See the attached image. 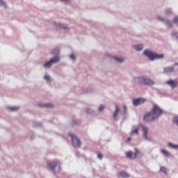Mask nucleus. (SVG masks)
<instances>
[{"label":"nucleus","instance_id":"obj_1","mask_svg":"<svg viewBox=\"0 0 178 178\" xmlns=\"http://www.w3.org/2000/svg\"><path fill=\"white\" fill-rule=\"evenodd\" d=\"M162 113H163V111H162L158 105L154 104L152 111L143 117V120H145V122H154V120L158 119Z\"/></svg>","mask_w":178,"mask_h":178},{"label":"nucleus","instance_id":"obj_2","mask_svg":"<svg viewBox=\"0 0 178 178\" xmlns=\"http://www.w3.org/2000/svg\"><path fill=\"white\" fill-rule=\"evenodd\" d=\"M140 129H142L144 140H145V141H152L151 138L148 137V127L147 126L143 124L132 126L131 134H140Z\"/></svg>","mask_w":178,"mask_h":178},{"label":"nucleus","instance_id":"obj_3","mask_svg":"<svg viewBox=\"0 0 178 178\" xmlns=\"http://www.w3.org/2000/svg\"><path fill=\"white\" fill-rule=\"evenodd\" d=\"M143 55L146 56L150 60V62H154V60H158L159 59H163L165 58V54H159L156 52H154L150 49H145L143 51Z\"/></svg>","mask_w":178,"mask_h":178},{"label":"nucleus","instance_id":"obj_4","mask_svg":"<svg viewBox=\"0 0 178 178\" xmlns=\"http://www.w3.org/2000/svg\"><path fill=\"white\" fill-rule=\"evenodd\" d=\"M134 81L137 84H143V86H154L155 84V81L145 76L135 77Z\"/></svg>","mask_w":178,"mask_h":178},{"label":"nucleus","instance_id":"obj_5","mask_svg":"<svg viewBox=\"0 0 178 178\" xmlns=\"http://www.w3.org/2000/svg\"><path fill=\"white\" fill-rule=\"evenodd\" d=\"M60 60V58H59V56H54L52 58H51L49 61L44 63L42 65V67H44V69H51L53 65L59 63Z\"/></svg>","mask_w":178,"mask_h":178},{"label":"nucleus","instance_id":"obj_6","mask_svg":"<svg viewBox=\"0 0 178 178\" xmlns=\"http://www.w3.org/2000/svg\"><path fill=\"white\" fill-rule=\"evenodd\" d=\"M47 165L51 172L54 173H59L60 172V162L58 161L49 162Z\"/></svg>","mask_w":178,"mask_h":178},{"label":"nucleus","instance_id":"obj_7","mask_svg":"<svg viewBox=\"0 0 178 178\" xmlns=\"http://www.w3.org/2000/svg\"><path fill=\"white\" fill-rule=\"evenodd\" d=\"M68 134L70 137H71L72 145L74 147H78L80 148V147H81V142H80V139H79V138H77V136L72 133H69Z\"/></svg>","mask_w":178,"mask_h":178},{"label":"nucleus","instance_id":"obj_8","mask_svg":"<svg viewBox=\"0 0 178 178\" xmlns=\"http://www.w3.org/2000/svg\"><path fill=\"white\" fill-rule=\"evenodd\" d=\"M156 19L158 22H161V23H163L167 27H173V22L169 20L168 18H165L163 17L157 16Z\"/></svg>","mask_w":178,"mask_h":178},{"label":"nucleus","instance_id":"obj_9","mask_svg":"<svg viewBox=\"0 0 178 178\" xmlns=\"http://www.w3.org/2000/svg\"><path fill=\"white\" fill-rule=\"evenodd\" d=\"M135 152H133L131 151H129L126 153L127 158H129V159H136L137 158V155H141V152L138 149L135 148L134 149Z\"/></svg>","mask_w":178,"mask_h":178},{"label":"nucleus","instance_id":"obj_10","mask_svg":"<svg viewBox=\"0 0 178 178\" xmlns=\"http://www.w3.org/2000/svg\"><path fill=\"white\" fill-rule=\"evenodd\" d=\"M147 101L146 99L144 98H137V99H133V105L134 106H138L140 105H143L144 102Z\"/></svg>","mask_w":178,"mask_h":178},{"label":"nucleus","instance_id":"obj_11","mask_svg":"<svg viewBox=\"0 0 178 178\" xmlns=\"http://www.w3.org/2000/svg\"><path fill=\"white\" fill-rule=\"evenodd\" d=\"M54 26H55V27H59L60 29H63V30H64L65 31H69V30H70V28L68 27L67 25L63 24L54 22Z\"/></svg>","mask_w":178,"mask_h":178},{"label":"nucleus","instance_id":"obj_12","mask_svg":"<svg viewBox=\"0 0 178 178\" xmlns=\"http://www.w3.org/2000/svg\"><path fill=\"white\" fill-rule=\"evenodd\" d=\"M165 84H167L168 86H170L171 88H176L178 86V82L175 81L173 80L167 81L165 82Z\"/></svg>","mask_w":178,"mask_h":178},{"label":"nucleus","instance_id":"obj_13","mask_svg":"<svg viewBox=\"0 0 178 178\" xmlns=\"http://www.w3.org/2000/svg\"><path fill=\"white\" fill-rule=\"evenodd\" d=\"M119 112H120V108H119L118 105H115V110L113 113V119L115 121L119 120V118H118V115H119Z\"/></svg>","mask_w":178,"mask_h":178},{"label":"nucleus","instance_id":"obj_14","mask_svg":"<svg viewBox=\"0 0 178 178\" xmlns=\"http://www.w3.org/2000/svg\"><path fill=\"white\" fill-rule=\"evenodd\" d=\"M39 108H54V104L51 103H39L38 104Z\"/></svg>","mask_w":178,"mask_h":178},{"label":"nucleus","instance_id":"obj_15","mask_svg":"<svg viewBox=\"0 0 178 178\" xmlns=\"http://www.w3.org/2000/svg\"><path fill=\"white\" fill-rule=\"evenodd\" d=\"M132 48L135 49V51H137L138 52H140V51L144 49V44H134L132 46Z\"/></svg>","mask_w":178,"mask_h":178},{"label":"nucleus","instance_id":"obj_16","mask_svg":"<svg viewBox=\"0 0 178 178\" xmlns=\"http://www.w3.org/2000/svg\"><path fill=\"white\" fill-rule=\"evenodd\" d=\"M113 59H114V60L118 63H123V62H124V58L120 56H113Z\"/></svg>","mask_w":178,"mask_h":178},{"label":"nucleus","instance_id":"obj_17","mask_svg":"<svg viewBox=\"0 0 178 178\" xmlns=\"http://www.w3.org/2000/svg\"><path fill=\"white\" fill-rule=\"evenodd\" d=\"M163 72L164 73H172V72H175V68L173 67H165Z\"/></svg>","mask_w":178,"mask_h":178},{"label":"nucleus","instance_id":"obj_18","mask_svg":"<svg viewBox=\"0 0 178 178\" xmlns=\"http://www.w3.org/2000/svg\"><path fill=\"white\" fill-rule=\"evenodd\" d=\"M118 176H120L122 178H129L130 177V175L127 174V172L124 171H121L118 173Z\"/></svg>","mask_w":178,"mask_h":178},{"label":"nucleus","instance_id":"obj_19","mask_svg":"<svg viewBox=\"0 0 178 178\" xmlns=\"http://www.w3.org/2000/svg\"><path fill=\"white\" fill-rule=\"evenodd\" d=\"M167 145L168 148H171V149H177L178 150V145H175L172 143H168Z\"/></svg>","mask_w":178,"mask_h":178},{"label":"nucleus","instance_id":"obj_20","mask_svg":"<svg viewBox=\"0 0 178 178\" xmlns=\"http://www.w3.org/2000/svg\"><path fill=\"white\" fill-rule=\"evenodd\" d=\"M161 154H163V155H165V156H168V158L170 156L173 157V155L172 154V153L169 152L168 150L161 149Z\"/></svg>","mask_w":178,"mask_h":178},{"label":"nucleus","instance_id":"obj_21","mask_svg":"<svg viewBox=\"0 0 178 178\" xmlns=\"http://www.w3.org/2000/svg\"><path fill=\"white\" fill-rule=\"evenodd\" d=\"M7 109H9L10 112H16L20 109L19 106H7Z\"/></svg>","mask_w":178,"mask_h":178},{"label":"nucleus","instance_id":"obj_22","mask_svg":"<svg viewBox=\"0 0 178 178\" xmlns=\"http://www.w3.org/2000/svg\"><path fill=\"white\" fill-rule=\"evenodd\" d=\"M172 38L177 40L178 41V33L176 31H172L171 33Z\"/></svg>","mask_w":178,"mask_h":178},{"label":"nucleus","instance_id":"obj_23","mask_svg":"<svg viewBox=\"0 0 178 178\" xmlns=\"http://www.w3.org/2000/svg\"><path fill=\"white\" fill-rule=\"evenodd\" d=\"M164 13H165V16H172V8H165Z\"/></svg>","mask_w":178,"mask_h":178},{"label":"nucleus","instance_id":"obj_24","mask_svg":"<svg viewBox=\"0 0 178 178\" xmlns=\"http://www.w3.org/2000/svg\"><path fill=\"white\" fill-rule=\"evenodd\" d=\"M44 80H46L47 81V83L48 84H51V82L52 81V79H51V76L48 74H46L44 76Z\"/></svg>","mask_w":178,"mask_h":178},{"label":"nucleus","instance_id":"obj_25","mask_svg":"<svg viewBox=\"0 0 178 178\" xmlns=\"http://www.w3.org/2000/svg\"><path fill=\"white\" fill-rule=\"evenodd\" d=\"M160 172H162L164 175H168L169 173V170L166 167H161L160 168Z\"/></svg>","mask_w":178,"mask_h":178},{"label":"nucleus","instance_id":"obj_26","mask_svg":"<svg viewBox=\"0 0 178 178\" xmlns=\"http://www.w3.org/2000/svg\"><path fill=\"white\" fill-rule=\"evenodd\" d=\"M87 113H88L89 115H95V111H94V110L91 109V108H88L86 110Z\"/></svg>","mask_w":178,"mask_h":178},{"label":"nucleus","instance_id":"obj_27","mask_svg":"<svg viewBox=\"0 0 178 178\" xmlns=\"http://www.w3.org/2000/svg\"><path fill=\"white\" fill-rule=\"evenodd\" d=\"M173 123L178 126V116H175L172 120Z\"/></svg>","mask_w":178,"mask_h":178},{"label":"nucleus","instance_id":"obj_28","mask_svg":"<svg viewBox=\"0 0 178 178\" xmlns=\"http://www.w3.org/2000/svg\"><path fill=\"white\" fill-rule=\"evenodd\" d=\"M104 109H105V106L102 104L98 108V112H104Z\"/></svg>","mask_w":178,"mask_h":178},{"label":"nucleus","instance_id":"obj_29","mask_svg":"<svg viewBox=\"0 0 178 178\" xmlns=\"http://www.w3.org/2000/svg\"><path fill=\"white\" fill-rule=\"evenodd\" d=\"M60 2H64V3H65V5H70V1L72 0H59Z\"/></svg>","mask_w":178,"mask_h":178},{"label":"nucleus","instance_id":"obj_30","mask_svg":"<svg viewBox=\"0 0 178 178\" xmlns=\"http://www.w3.org/2000/svg\"><path fill=\"white\" fill-rule=\"evenodd\" d=\"M172 68L174 69V72H178V63H176Z\"/></svg>","mask_w":178,"mask_h":178},{"label":"nucleus","instance_id":"obj_31","mask_svg":"<svg viewBox=\"0 0 178 178\" xmlns=\"http://www.w3.org/2000/svg\"><path fill=\"white\" fill-rule=\"evenodd\" d=\"M70 58L71 59V60H72L73 62H74L76 60V56H74V54H70Z\"/></svg>","mask_w":178,"mask_h":178},{"label":"nucleus","instance_id":"obj_32","mask_svg":"<svg viewBox=\"0 0 178 178\" xmlns=\"http://www.w3.org/2000/svg\"><path fill=\"white\" fill-rule=\"evenodd\" d=\"M0 6H3L4 8H6V3H5L3 0H0Z\"/></svg>","mask_w":178,"mask_h":178},{"label":"nucleus","instance_id":"obj_33","mask_svg":"<svg viewBox=\"0 0 178 178\" xmlns=\"http://www.w3.org/2000/svg\"><path fill=\"white\" fill-rule=\"evenodd\" d=\"M174 23H175V24H178V16H175L174 17Z\"/></svg>","mask_w":178,"mask_h":178},{"label":"nucleus","instance_id":"obj_34","mask_svg":"<svg viewBox=\"0 0 178 178\" xmlns=\"http://www.w3.org/2000/svg\"><path fill=\"white\" fill-rule=\"evenodd\" d=\"M98 159H100V161H102V158H104V156L102 154H99L97 155Z\"/></svg>","mask_w":178,"mask_h":178},{"label":"nucleus","instance_id":"obj_35","mask_svg":"<svg viewBox=\"0 0 178 178\" xmlns=\"http://www.w3.org/2000/svg\"><path fill=\"white\" fill-rule=\"evenodd\" d=\"M123 111H124V114L127 113V106H124Z\"/></svg>","mask_w":178,"mask_h":178},{"label":"nucleus","instance_id":"obj_36","mask_svg":"<svg viewBox=\"0 0 178 178\" xmlns=\"http://www.w3.org/2000/svg\"><path fill=\"white\" fill-rule=\"evenodd\" d=\"M55 52H56V55H59V49H54L53 53L55 54Z\"/></svg>","mask_w":178,"mask_h":178},{"label":"nucleus","instance_id":"obj_37","mask_svg":"<svg viewBox=\"0 0 178 178\" xmlns=\"http://www.w3.org/2000/svg\"><path fill=\"white\" fill-rule=\"evenodd\" d=\"M127 141H131V138H128Z\"/></svg>","mask_w":178,"mask_h":178},{"label":"nucleus","instance_id":"obj_38","mask_svg":"<svg viewBox=\"0 0 178 178\" xmlns=\"http://www.w3.org/2000/svg\"><path fill=\"white\" fill-rule=\"evenodd\" d=\"M76 156H79V152L76 153Z\"/></svg>","mask_w":178,"mask_h":178}]
</instances>
